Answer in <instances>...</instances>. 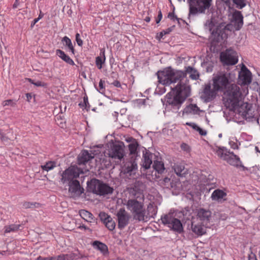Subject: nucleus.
<instances>
[{
    "label": "nucleus",
    "mask_w": 260,
    "mask_h": 260,
    "mask_svg": "<svg viewBox=\"0 0 260 260\" xmlns=\"http://www.w3.org/2000/svg\"><path fill=\"white\" fill-rule=\"evenodd\" d=\"M248 93V87L244 86L240 89L237 85L231 84L224 92L223 103L226 108L233 109L236 104H239L243 97L247 95Z\"/></svg>",
    "instance_id": "obj_1"
},
{
    "label": "nucleus",
    "mask_w": 260,
    "mask_h": 260,
    "mask_svg": "<svg viewBox=\"0 0 260 260\" xmlns=\"http://www.w3.org/2000/svg\"><path fill=\"white\" fill-rule=\"evenodd\" d=\"M134 196V198L129 199L124 204L136 220L144 221L147 218L144 204V196L141 192L136 193Z\"/></svg>",
    "instance_id": "obj_2"
},
{
    "label": "nucleus",
    "mask_w": 260,
    "mask_h": 260,
    "mask_svg": "<svg viewBox=\"0 0 260 260\" xmlns=\"http://www.w3.org/2000/svg\"><path fill=\"white\" fill-rule=\"evenodd\" d=\"M158 81L163 85H169L179 80V74L171 67L158 71L156 73Z\"/></svg>",
    "instance_id": "obj_3"
},
{
    "label": "nucleus",
    "mask_w": 260,
    "mask_h": 260,
    "mask_svg": "<svg viewBox=\"0 0 260 260\" xmlns=\"http://www.w3.org/2000/svg\"><path fill=\"white\" fill-rule=\"evenodd\" d=\"M212 0H190L189 15L205 13L211 6Z\"/></svg>",
    "instance_id": "obj_4"
},
{
    "label": "nucleus",
    "mask_w": 260,
    "mask_h": 260,
    "mask_svg": "<svg viewBox=\"0 0 260 260\" xmlns=\"http://www.w3.org/2000/svg\"><path fill=\"white\" fill-rule=\"evenodd\" d=\"M233 111L235 113L238 114L243 118L251 119L254 117V111L252 109V105L247 102H243L241 101L239 104H236L234 108L229 109Z\"/></svg>",
    "instance_id": "obj_5"
},
{
    "label": "nucleus",
    "mask_w": 260,
    "mask_h": 260,
    "mask_svg": "<svg viewBox=\"0 0 260 260\" xmlns=\"http://www.w3.org/2000/svg\"><path fill=\"white\" fill-rule=\"evenodd\" d=\"M179 216L177 211L171 210L167 214L162 216L161 220L164 224L171 230L179 232Z\"/></svg>",
    "instance_id": "obj_6"
},
{
    "label": "nucleus",
    "mask_w": 260,
    "mask_h": 260,
    "mask_svg": "<svg viewBox=\"0 0 260 260\" xmlns=\"http://www.w3.org/2000/svg\"><path fill=\"white\" fill-rule=\"evenodd\" d=\"M171 90L166 96V107L179 109V83L174 87H171Z\"/></svg>",
    "instance_id": "obj_7"
},
{
    "label": "nucleus",
    "mask_w": 260,
    "mask_h": 260,
    "mask_svg": "<svg viewBox=\"0 0 260 260\" xmlns=\"http://www.w3.org/2000/svg\"><path fill=\"white\" fill-rule=\"evenodd\" d=\"M213 87L215 90L217 91L225 90L231 84L229 79V75L223 73L217 74L213 78Z\"/></svg>",
    "instance_id": "obj_8"
},
{
    "label": "nucleus",
    "mask_w": 260,
    "mask_h": 260,
    "mask_svg": "<svg viewBox=\"0 0 260 260\" xmlns=\"http://www.w3.org/2000/svg\"><path fill=\"white\" fill-rule=\"evenodd\" d=\"M82 173L80 169L77 167L72 166L63 172L61 175V181L63 184L69 183L71 181L76 180L80 173Z\"/></svg>",
    "instance_id": "obj_9"
},
{
    "label": "nucleus",
    "mask_w": 260,
    "mask_h": 260,
    "mask_svg": "<svg viewBox=\"0 0 260 260\" xmlns=\"http://www.w3.org/2000/svg\"><path fill=\"white\" fill-rule=\"evenodd\" d=\"M91 185L93 186V192L99 195L104 196L113 192L112 187L98 179L92 180Z\"/></svg>",
    "instance_id": "obj_10"
},
{
    "label": "nucleus",
    "mask_w": 260,
    "mask_h": 260,
    "mask_svg": "<svg viewBox=\"0 0 260 260\" xmlns=\"http://www.w3.org/2000/svg\"><path fill=\"white\" fill-rule=\"evenodd\" d=\"M222 62L228 65H234L238 61L237 53L233 49H227L220 54Z\"/></svg>",
    "instance_id": "obj_11"
},
{
    "label": "nucleus",
    "mask_w": 260,
    "mask_h": 260,
    "mask_svg": "<svg viewBox=\"0 0 260 260\" xmlns=\"http://www.w3.org/2000/svg\"><path fill=\"white\" fill-rule=\"evenodd\" d=\"M108 155L112 159L121 161L125 155L123 143L113 144L109 150Z\"/></svg>",
    "instance_id": "obj_12"
},
{
    "label": "nucleus",
    "mask_w": 260,
    "mask_h": 260,
    "mask_svg": "<svg viewBox=\"0 0 260 260\" xmlns=\"http://www.w3.org/2000/svg\"><path fill=\"white\" fill-rule=\"evenodd\" d=\"M118 221V228L120 230L123 229L129 223L131 215L124 208L119 209L116 213Z\"/></svg>",
    "instance_id": "obj_13"
},
{
    "label": "nucleus",
    "mask_w": 260,
    "mask_h": 260,
    "mask_svg": "<svg viewBox=\"0 0 260 260\" xmlns=\"http://www.w3.org/2000/svg\"><path fill=\"white\" fill-rule=\"evenodd\" d=\"M123 172L130 179L134 178L137 170V164L134 160L126 162L123 167Z\"/></svg>",
    "instance_id": "obj_14"
},
{
    "label": "nucleus",
    "mask_w": 260,
    "mask_h": 260,
    "mask_svg": "<svg viewBox=\"0 0 260 260\" xmlns=\"http://www.w3.org/2000/svg\"><path fill=\"white\" fill-rule=\"evenodd\" d=\"M239 82L243 85H248L251 82V74L244 65L239 72Z\"/></svg>",
    "instance_id": "obj_15"
},
{
    "label": "nucleus",
    "mask_w": 260,
    "mask_h": 260,
    "mask_svg": "<svg viewBox=\"0 0 260 260\" xmlns=\"http://www.w3.org/2000/svg\"><path fill=\"white\" fill-rule=\"evenodd\" d=\"M197 219L202 224H207L209 222L211 216V212L210 210L204 208H200L197 211Z\"/></svg>",
    "instance_id": "obj_16"
},
{
    "label": "nucleus",
    "mask_w": 260,
    "mask_h": 260,
    "mask_svg": "<svg viewBox=\"0 0 260 260\" xmlns=\"http://www.w3.org/2000/svg\"><path fill=\"white\" fill-rule=\"evenodd\" d=\"M190 94V86L187 84H182L180 79V104Z\"/></svg>",
    "instance_id": "obj_17"
},
{
    "label": "nucleus",
    "mask_w": 260,
    "mask_h": 260,
    "mask_svg": "<svg viewBox=\"0 0 260 260\" xmlns=\"http://www.w3.org/2000/svg\"><path fill=\"white\" fill-rule=\"evenodd\" d=\"M100 216L108 230L110 231L114 230L116 224L112 217L105 213H101Z\"/></svg>",
    "instance_id": "obj_18"
},
{
    "label": "nucleus",
    "mask_w": 260,
    "mask_h": 260,
    "mask_svg": "<svg viewBox=\"0 0 260 260\" xmlns=\"http://www.w3.org/2000/svg\"><path fill=\"white\" fill-rule=\"evenodd\" d=\"M216 91L213 88V89H211V86L209 84L206 85L203 92V96L206 101H209L214 98L216 94Z\"/></svg>",
    "instance_id": "obj_19"
},
{
    "label": "nucleus",
    "mask_w": 260,
    "mask_h": 260,
    "mask_svg": "<svg viewBox=\"0 0 260 260\" xmlns=\"http://www.w3.org/2000/svg\"><path fill=\"white\" fill-rule=\"evenodd\" d=\"M226 193L223 190L221 189H215L212 192L211 196V199L213 201L221 202L225 200Z\"/></svg>",
    "instance_id": "obj_20"
},
{
    "label": "nucleus",
    "mask_w": 260,
    "mask_h": 260,
    "mask_svg": "<svg viewBox=\"0 0 260 260\" xmlns=\"http://www.w3.org/2000/svg\"><path fill=\"white\" fill-rule=\"evenodd\" d=\"M234 25L236 30H239L243 24V17L239 11L235 12L233 15Z\"/></svg>",
    "instance_id": "obj_21"
},
{
    "label": "nucleus",
    "mask_w": 260,
    "mask_h": 260,
    "mask_svg": "<svg viewBox=\"0 0 260 260\" xmlns=\"http://www.w3.org/2000/svg\"><path fill=\"white\" fill-rule=\"evenodd\" d=\"M152 154L145 150L143 151V157L142 159V166L145 169H149L152 163Z\"/></svg>",
    "instance_id": "obj_22"
},
{
    "label": "nucleus",
    "mask_w": 260,
    "mask_h": 260,
    "mask_svg": "<svg viewBox=\"0 0 260 260\" xmlns=\"http://www.w3.org/2000/svg\"><path fill=\"white\" fill-rule=\"evenodd\" d=\"M93 158V156L89 153L87 150H84L81 151L78 156L79 164H85V163L87 162Z\"/></svg>",
    "instance_id": "obj_23"
},
{
    "label": "nucleus",
    "mask_w": 260,
    "mask_h": 260,
    "mask_svg": "<svg viewBox=\"0 0 260 260\" xmlns=\"http://www.w3.org/2000/svg\"><path fill=\"white\" fill-rule=\"evenodd\" d=\"M69 186V190L70 192L74 194H81L82 191L81 190V186L79 181L77 179L71 181L68 183Z\"/></svg>",
    "instance_id": "obj_24"
},
{
    "label": "nucleus",
    "mask_w": 260,
    "mask_h": 260,
    "mask_svg": "<svg viewBox=\"0 0 260 260\" xmlns=\"http://www.w3.org/2000/svg\"><path fill=\"white\" fill-rule=\"evenodd\" d=\"M184 74H188L190 78L193 80H197L199 77L198 72L194 68L191 67H188L186 68L185 73L180 72V79L182 76H184Z\"/></svg>",
    "instance_id": "obj_25"
},
{
    "label": "nucleus",
    "mask_w": 260,
    "mask_h": 260,
    "mask_svg": "<svg viewBox=\"0 0 260 260\" xmlns=\"http://www.w3.org/2000/svg\"><path fill=\"white\" fill-rule=\"evenodd\" d=\"M226 160L230 165L236 167L240 166L241 163L240 158L233 153H229V155Z\"/></svg>",
    "instance_id": "obj_26"
},
{
    "label": "nucleus",
    "mask_w": 260,
    "mask_h": 260,
    "mask_svg": "<svg viewBox=\"0 0 260 260\" xmlns=\"http://www.w3.org/2000/svg\"><path fill=\"white\" fill-rule=\"evenodd\" d=\"M106 60L105 50L104 48L101 49L100 56L96 57L95 63L99 69H101L102 64L105 62Z\"/></svg>",
    "instance_id": "obj_27"
},
{
    "label": "nucleus",
    "mask_w": 260,
    "mask_h": 260,
    "mask_svg": "<svg viewBox=\"0 0 260 260\" xmlns=\"http://www.w3.org/2000/svg\"><path fill=\"white\" fill-rule=\"evenodd\" d=\"M56 54L67 63L72 66L75 64L73 60L67 55L63 51L60 49H57L56 50Z\"/></svg>",
    "instance_id": "obj_28"
},
{
    "label": "nucleus",
    "mask_w": 260,
    "mask_h": 260,
    "mask_svg": "<svg viewBox=\"0 0 260 260\" xmlns=\"http://www.w3.org/2000/svg\"><path fill=\"white\" fill-rule=\"evenodd\" d=\"M185 189L189 190L190 188ZM188 191V194L190 196V199H192L193 200H196L197 199H199L201 196V188H197L196 187L192 186V189L190 191Z\"/></svg>",
    "instance_id": "obj_29"
},
{
    "label": "nucleus",
    "mask_w": 260,
    "mask_h": 260,
    "mask_svg": "<svg viewBox=\"0 0 260 260\" xmlns=\"http://www.w3.org/2000/svg\"><path fill=\"white\" fill-rule=\"evenodd\" d=\"M60 260H74L80 258L79 254L71 252L67 254H61L59 255Z\"/></svg>",
    "instance_id": "obj_30"
},
{
    "label": "nucleus",
    "mask_w": 260,
    "mask_h": 260,
    "mask_svg": "<svg viewBox=\"0 0 260 260\" xmlns=\"http://www.w3.org/2000/svg\"><path fill=\"white\" fill-rule=\"evenodd\" d=\"M93 246L99 250L103 254L107 253L108 252V247L107 246L99 241H95L93 243Z\"/></svg>",
    "instance_id": "obj_31"
},
{
    "label": "nucleus",
    "mask_w": 260,
    "mask_h": 260,
    "mask_svg": "<svg viewBox=\"0 0 260 260\" xmlns=\"http://www.w3.org/2000/svg\"><path fill=\"white\" fill-rule=\"evenodd\" d=\"M192 231L198 235H202L206 233V229L204 225L192 223Z\"/></svg>",
    "instance_id": "obj_32"
},
{
    "label": "nucleus",
    "mask_w": 260,
    "mask_h": 260,
    "mask_svg": "<svg viewBox=\"0 0 260 260\" xmlns=\"http://www.w3.org/2000/svg\"><path fill=\"white\" fill-rule=\"evenodd\" d=\"M79 214L83 219L88 222H91L93 219L92 214L86 210H81L79 211Z\"/></svg>",
    "instance_id": "obj_33"
},
{
    "label": "nucleus",
    "mask_w": 260,
    "mask_h": 260,
    "mask_svg": "<svg viewBox=\"0 0 260 260\" xmlns=\"http://www.w3.org/2000/svg\"><path fill=\"white\" fill-rule=\"evenodd\" d=\"M20 227V224H12L6 225L4 227V234L9 233L11 232H16L18 231Z\"/></svg>",
    "instance_id": "obj_34"
},
{
    "label": "nucleus",
    "mask_w": 260,
    "mask_h": 260,
    "mask_svg": "<svg viewBox=\"0 0 260 260\" xmlns=\"http://www.w3.org/2000/svg\"><path fill=\"white\" fill-rule=\"evenodd\" d=\"M64 45L68 47V49L73 54H75V49L71 39L67 36L64 37L62 39Z\"/></svg>",
    "instance_id": "obj_35"
},
{
    "label": "nucleus",
    "mask_w": 260,
    "mask_h": 260,
    "mask_svg": "<svg viewBox=\"0 0 260 260\" xmlns=\"http://www.w3.org/2000/svg\"><path fill=\"white\" fill-rule=\"evenodd\" d=\"M56 167V162L54 161H49L46 162L44 165H42L41 166L42 169L43 171H46L47 172L53 170Z\"/></svg>",
    "instance_id": "obj_36"
},
{
    "label": "nucleus",
    "mask_w": 260,
    "mask_h": 260,
    "mask_svg": "<svg viewBox=\"0 0 260 260\" xmlns=\"http://www.w3.org/2000/svg\"><path fill=\"white\" fill-rule=\"evenodd\" d=\"M153 168L159 174H161L165 170L164 164L160 161H154Z\"/></svg>",
    "instance_id": "obj_37"
},
{
    "label": "nucleus",
    "mask_w": 260,
    "mask_h": 260,
    "mask_svg": "<svg viewBox=\"0 0 260 260\" xmlns=\"http://www.w3.org/2000/svg\"><path fill=\"white\" fill-rule=\"evenodd\" d=\"M138 146L139 144L135 140L130 143L128 146L130 154L134 155L137 154Z\"/></svg>",
    "instance_id": "obj_38"
},
{
    "label": "nucleus",
    "mask_w": 260,
    "mask_h": 260,
    "mask_svg": "<svg viewBox=\"0 0 260 260\" xmlns=\"http://www.w3.org/2000/svg\"><path fill=\"white\" fill-rule=\"evenodd\" d=\"M216 154L221 158L225 160L228 158L229 153L228 154L226 150L222 148H218L216 151Z\"/></svg>",
    "instance_id": "obj_39"
},
{
    "label": "nucleus",
    "mask_w": 260,
    "mask_h": 260,
    "mask_svg": "<svg viewBox=\"0 0 260 260\" xmlns=\"http://www.w3.org/2000/svg\"><path fill=\"white\" fill-rule=\"evenodd\" d=\"M199 111V109L196 105H190L184 109L183 113L186 112L197 114Z\"/></svg>",
    "instance_id": "obj_40"
},
{
    "label": "nucleus",
    "mask_w": 260,
    "mask_h": 260,
    "mask_svg": "<svg viewBox=\"0 0 260 260\" xmlns=\"http://www.w3.org/2000/svg\"><path fill=\"white\" fill-rule=\"evenodd\" d=\"M229 143L232 148L234 149H236L238 148L237 140L235 137H231L229 139Z\"/></svg>",
    "instance_id": "obj_41"
},
{
    "label": "nucleus",
    "mask_w": 260,
    "mask_h": 260,
    "mask_svg": "<svg viewBox=\"0 0 260 260\" xmlns=\"http://www.w3.org/2000/svg\"><path fill=\"white\" fill-rule=\"evenodd\" d=\"M39 205V204L36 202L31 203L29 202H25L23 203V207L25 209L31 208L33 207H38Z\"/></svg>",
    "instance_id": "obj_42"
},
{
    "label": "nucleus",
    "mask_w": 260,
    "mask_h": 260,
    "mask_svg": "<svg viewBox=\"0 0 260 260\" xmlns=\"http://www.w3.org/2000/svg\"><path fill=\"white\" fill-rule=\"evenodd\" d=\"M238 9H242L246 6L245 0H232Z\"/></svg>",
    "instance_id": "obj_43"
},
{
    "label": "nucleus",
    "mask_w": 260,
    "mask_h": 260,
    "mask_svg": "<svg viewBox=\"0 0 260 260\" xmlns=\"http://www.w3.org/2000/svg\"><path fill=\"white\" fill-rule=\"evenodd\" d=\"M16 101H14L13 100H7L4 101L3 102L2 105L3 106H10L11 107H15L16 105Z\"/></svg>",
    "instance_id": "obj_44"
},
{
    "label": "nucleus",
    "mask_w": 260,
    "mask_h": 260,
    "mask_svg": "<svg viewBox=\"0 0 260 260\" xmlns=\"http://www.w3.org/2000/svg\"><path fill=\"white\" fill-rule=\"evenodd\" d=\"M104 81L101 79L99 82V88H97L98 90L101 93H104L105 90V88L104 86Z\"/></svg>",
    "instance_id": "obj_45"
},
{
    "label": "nucleus",
    "mask_w": 260,
    "mask_h": 260,
    "mask_svg": "<svg viewBox=\"0 0 260 260\" xmlns=\"http://www.w3.org/2000/svg\"><path fill=\"white\" fill-rule=\"evenodd\" d=\"M188 174V170L185 169L184 168H183V170L180 167V181H181V179L182 180L183 176L184 177L186 176V175H187Z\"/></svg>",
    "instance_id": "obj_46"
},
{
    "label": "nucleus",
    "mask_w": 260,
    "mask_h": 260,
    "mask_svg": "<svg viewBox=\"0 0 260 260\" xmlns=\"http://www.w3.org/2000/svg\"><path fill=\"white\" fill-rule=\"evenodd\" d=\"M168 17L171 20H173V21L176 20L179 23V18L177 17V15L174 14V11L172 12L169 13Z\"/></svg>",
    "instance_id": "obj_47"
},
{
    "label": "nucleus",
    "mask_w": 260,
    "mask_h": 260,
    "mask_svg": "<svg viewBox=\"0 0 260 260\" xmlns=\"http://www.w3.org/2000/svg\"><path fill=\"white\" fill-rule=\"evenodd\" d=\"M29 82L36 85V86H38V87H44L46 85V84L44 83V82H43L42 81H38L37 82H34V81H32L31 79H29Z\"/></svg>",
    "instance_id": "obj_48"
},
{
    "label": "nucleus",
    "mask_w": 260,
    "mask_h": 260,
    "mask_svg": "<svg viewBox=\"0 0 260 260\" xmlns=\"http://www.w3.org/2000/svg\"><path fill=\"white\" fill-rule=\"evenodd\" d=\"M76 41L78 46L81 47L83 45V41L80 38V34L79 33H77L76 35Z\"/></svg>",
    "instance_id": "obj_49"
},
{
    "label": "nucleus",
    "mask_w": 260,
    "mask_h": 260,
    "mask_svg": "<svg viewBox=\"0 0 260 260\" xmlns=\"http://www.w3.org/2000/svg\"><path fill=\"white\" fill-rule=\"evenodd\" d=\"M87 105H89L88 102L87 97H84L83 103H81L79 104V106L81 107H84V108H86L87 107Z\"/></svg>",
    "instance_id": "obj_50"
},
{
    "label": "nucleus",
    "mask_w": 260,
    "mask_h": 260,
    "mask_svg": "<svg viewBox=\"0 0 260 260\" xmlns=\"http://www.w3.org/2000/svg\"><path fill=\"white\" fill-rule=\"evenodd\" d=\"M181 147L182 149L187 152H188L190 151V147L186 144L183 143L182 144Z\"/></svg>",
    "instance_id": "obj_51"
},
{
    "label": "nucleus",
    "mask_w": 260,
    "mask_h": 260,
    "mask_svg": "<svg viewBox=\"0 0 260 260\" xmlns=\"http://www.w3.org/2000/svg\"><path fill=\"white\" fill-rule=\"evenodd\" d=\"M186 124L190 126L191 127H192L193 129L196 131H197V129L199 127V126L193 122H186Z\"/></svg>",
    "instance_id": "obj_52"
},
{
    "label": "nucleus",
    "mask_w": 260,
    "mask_h": 260,
    "mask_svg": "<svg viewBox=\"0 0 260 260\" xmlns=\"http://www.w3.org/2000/svg\"><path fill=\"white\" fill-rule=\"evenodd\" d=\"M162 18V15L161 11L159 10L158 12V13L157 17H156V18L155 19L156 23L157 24L159 23V22L160 21V20H161Z\"/></svg>",
    "instance_id": "obj_53"
},
{
    "label": "nucleus",
    "mask_w": 260,
    "mask_h": 260,
    "mask_svg": "<svg viewBox=\"0 0 260 260\" xmlns=\"http://www.w3.org/2000/svg\"><path fill=\"white\" fill-rule=\"evenodd\" d=\"M197 131L198 132L199 134L202 136H206L207 135V132L206 131L202 129L199 126L197 129Z\"/></svg>",
    "instance_id": "obj_54"
},
{
    "label": "nucleus",
    "mask_w": 260,
    "mask_h": 260,
    "mask_svg": "<svg viewBox=\"0 0 260 260\" xmlns=\"http://www.w3.org/2000/svg\"><path fill=\"white\" fill-rule=\"evenodd\" d=\"M112 84L116 87H121V84H120V82L118 80L114 81L112 83Z\"/></svg>",
    "instance_id": "obj_55"
},
{
    "label": "nucleus",
    "mask_w": 260,
    "mask_h": 260,
    "mask_svg": "<svg viewBox=\"0 0 260 260\" xmlns=\"http://www.w3.org/2000/svg\"><path fill=\"white\" fill-rule=\"evenodd\" d=\"M165 35V31H162L158 35H157V36H156V38H157V39H158V40H160L162 38V37Z\"/></svg>",
    "instance_id": "obj_56"
},
{
    "label": "nucleus",
    "mask_w": 260,
    "mask_h": 260,
    "mask_svg": "<svg viewBox=\"0 0 260 260\" xmlns=\"http://www.w3.org/2000/svg\"><path fill=\"white\" fill-rule=\"evenodd\" d=\"M20 0H15L14 4L13 5V8L16 9L17 8L19 5H20Z\"/></svg>",
    "instance_id": "obj_57"
},
{
    "label": "nucleus",
    "mask_w": 260,
    "mask_h": 260,
    "mask_svg": "<svg viewBox=\"0 0 260 260\" xmlns=\"http://www.w3.org/2000/svg\"><path fill=\"white\" fill-rule=\"evenodd\" d=\"M157 89H160V90H158V91L159 92V94H161L165 93L166 91V89L164 87H162L161 88H160L159 87H157Z\"/></svg>",
    "instance_id": "obj_58"
},
{
    "label": "nucleus",
    "mask_w": 260,
    "mask_h": 260,
    "mask_svg": "<svg viewBox=\"0 0 260 260\" xmlns=\"http://www.w3.org/2000/svg\"><path fill=\"white\" fill-rule=\"evenodd\" d=\"M59 255L57 256L48 257V260H60Z\"/></svg>",
    "instance_id": "obj_59"
},
{
    "label": "nucleus",
    "mask_w": 260,
    "mask_h": 260,
    "mask_svg": "<svg viewBox=\"0 0 260 260\" xmlns=\"http://www.w3.org/2000/svg\"><path fill=\"white\" fill-rule=\"evenodd\" d=\"M174 27V26H173L172 27L168 28L166 30H164L162 31H165V35L168 34H169L172 30V28Z\"/></svg>",
    "instance_id": "obj_60"
},
{
    "label": "nucleus",
    "mask_w": 260,
    "mask_h": 260,
    "mask_svg": "<svg viewBox=\"0 0 260 260\" xmlns=\"http://www.w3.org/2000/svg\"><path fill=\"white\" fill-rule=\"evenodd\" d=\"M5 134L0 130V139L2 141H4L5 139Z\"/></svg>",
    "instance_id": "obj_61"
},
{
    "label": "nucleus",
    "mask_w": 260,
    "mask_h": 260,
    "mask_svg": "<svg viewBox=\"0 0 260 260\" xmlns=\"http://www.w3.org/2000/svg\"><path fill=\"white\" fill-rule=\"evenodd\" d=\"M36 260H48V257H44L41 256H38Z\"/></svg>",
    "instance_id": "obj_62"
},
{
    "label": "nucleus",
    "mask_w": 260,
    "mask_h": 260,
    "mask_svg": "<svg viewBox=\"0 0 260 260\" xmlns=\"http://www.w3.org/2000/svg\"><path fill=\"white\" fill-rule=\"evenodd\" d=\"M39 21V19H37V18H35L33 21L32 22L31 24V27H33V26L37 23Z\"/></svg>",
    "instance_id": "obj_63"
},
{
    "label": "nucleus",
    "mask_w": 260,
    "mask_h": 260,
    "mask_svg": "<svg viewBox=\"0 0 260 260\" xmlns=\"http://www.w3.org/2000/svg\"><path fill=\"white\" fill-rule=\"evenodd\" d=\"M26 96L28 100V101H29L30 99H31L32 98V96H31V93H27L26 94Z\"/></svg>",
    "instance_id": "obj_64"
}]
</instances>
